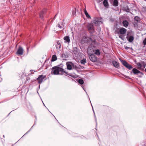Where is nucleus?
I'll return each instance as SVG.
<instances>
[{
    "label": "nucleus",
    "mask_w": 146,
    "mask_h": 146,
    "mask_svg": "<svg viewBox=\"0 0 146 146\" xmlns=\"http://www.w3.org/2000/svg\"><path fill=\"white\" fill-rule=\"evenodd\" d=\"M87 27L89 32L91 34H92L94 33V26L93 24L91 23H88L87 25Z\"/></svg>",
    "instance_id": "nucleus-1"
},
{
    "label": "nucleus",
    "mask_w": 146,
    "mask_h": 146,
    "mask_svg": "<svg viewBox=\"0 0 146 146\" xmlns=\"http://www.w3.org/2000/svg\"><path fill=\"white\" fill-rule=\"evenodd\" d=\"M59 67L58 66L53 67L52 69L51 74H52L58 75L59 74Z\"/></svg>",
    "instance_id": "nucleus-2"
},
{
    "label": "nucleus",
    "mask_w": 146,
    "mask_h": 146,
    "mask_svg": "<svg viewBox=\"0 0 146 146\" xmlns=\"http://www.w3.org/2000/svg\"><path fill=\"white\" fill-rule=\"evenodd\" d=\"M121 61L122 64L129 70H130L131 69L133 68L132 66L129 64L126 61L121 60Z\"/></svg>",
    "instance_id": "nucleus-3"
},
{
    "label": "nucleus",
    "mask_w": 146,
    "mask_h": 146,
    "mask_svg": "<svg viewBox=\"0 0 146 146\" xmlns=\"http://www.w3.org/2000/svg\"><path fill=\"white\" fill-rule=\"evenodd\" d=\"M59 74H58L62 75L63 74L65 73V75L66 76H67V75H68L73 77V76H72L71 75V74H70L68 73L67 72H66L65 71H64V70L63 69L61 68H59Z\"/></svg>",
    "instance_id": "nucleus-4"
},
{
    "label": "nucleus",
    "mask_w": 146,
    "mask_h": 146,
    "mask_svg": "<svg viewBox=\"0 0 146 146\" xmlns=\"http://www.w3.org/2000/svg\"><path fill=\"white\" fill-rule=\"evenodd\" d=\"M132 72L135 75L137 74H140L141 75H143V74L141 72L138 70L136 68H134L132 70ZM139 77H141V75H138Z\"/></svg>",
    "instance_id": "nucleus-5"
},
{
    "label": "nucleus",
    "mask_w": 146,
    "mask_h": 146,
    "mask_svg": "<svg viewBox=\"0 0 146 146\" xmlns=\"http://www.w3.org/2000/svg\"><path fill=\"white\" fill-rule=\"evenodd\" d=\"M90 60L93 62H96L97 61V57L94 54H92L89 56Z\"/></svg>",
    "instance_id": "nucleus-6"
},
{
    "label": "nucleus",
    "mask_w": 146,
    "mask_h": 146,
    "mask_svg": "<svg viewBox=\"0 0 146 146\" xmlns=\"http://www.w3.org/2000/svg\"><path fill=\"white\" fill-rule=\"evenodd\" d=\"M130 33L129 32L127 33L126 38L127 40L130 42H131L133 41L134 39V37L133 36H129V34Z\"/></svg>",
    "instance_id": "nucleus-7"
},
{
    "label": "nucleus",
    "mask_w": 146,
    "mask_h": 146,
    "mask_svg": "<svg viewBox=\"0 0 146 146\" xmlns=\"http://www.w3.org/2000/svg\"><path fill=\"white\" fill-rule=\"evenodd\" d=\"M45 77V76H44L42 75L39 76L38 78L36 79L38 81V83L39 84L41 83Z\"/></svg>",
    "instance_id": "nucleus-8"
},
{
    "label": "nucleus",
    "mask_w": 146,
    "mask_h": 146,
    "mask_svg": "<svg viewBox=\"0 0 146 146\" xmlns=\"http://www.w3.org/2000/svg\"><path fill=\"white\" fill-rule=\"evenodd\" d=\"M23 50L22 47L19 46L17 51L16 54H17L22 55L23 54Z\"/></svg>",
    "instance_id": "nucleus-9"
},
{
    "label": "nucleus",
    "mask_w": 146,
    "mask_h": 146,
    "mask_svg": "<svg viewBox=\"0 0 146 146\" xmlns=\"http://www.w3.org/2000/svg\"><path fill=\"white\" fill-rule=\"evenodd\" d=\"M127 29L123 28H121L119 29V33L121 35H124L127 32Z\"/></svg>",
    "instance_id": "nucleus-10"
},
{
    "label": "nucleus",
    "mask_w": 146,
    "mask_h": 146,
    "mask_svg": "<svg viewBox=\"0 0 146 146\" xmlns=\"http://www.w3.org/2000/svg\"><path fill=\"white\" fill-rule=\"evenodd\" d=\"M88 37H86L85 36H83L82 38L81 41L80 42L82 44H84L85 43H86L87 42V40Z\"/></svg>",
    "instance_id": "nucleus-11"
},
{
    "label": "nucleus",
    "mask_w": 146,
    "mask_h": 146,
    "mask_svg": "<svg viewBox=\"0 0 146 146\" xmlns=\"http://www.w3.org/2000/svg\"><path fill=\"white\" fill-rule=\"evenodd\" d=\"M46 9H44L42 11H41L39 13L40 17L41 19H42L43 18V14L46 13Z\"/></svg>",
    "instance_id": "nucleus-12"
},
{
    "label": "nucleus",
    "mask_w": 146,
    "mask_h": 146,
    "mask_svg": "<svg viewBox=\"0 0 146 146\" xmlns=\"http://www.w3.org/2000/svg\"><path fill=\"white\" fill-rule=\"evenodd\" d=\"M72 62H67L66 63L67 68L69 70H71L72 68Z\"/></svg>",
    "instance_id": "nucleus-13"
},
{
    "label": "nucleus",
    "mask_w": 146,
    "mask_h": 146,
    "mask_svg": "<svg viewBox=\"0 0 146 146\" xmlns=\"http://www.w3.org/2000/svg\"><path fill=\"white\" fill-rule=\"evenodd\" d=\"M64 40L65 43H69L70 42V37L68 36H66L64 37Z\"/></svg>",
    "instance_id": "nucleus-14"
},
{
    "label": "nucleus",
    "mask_w": 146,
    "mask_h": 146,
    "mask_svg": "<svg viewBox=\"0 0 146 146\" xmlns=\"http://www.w3.org/2000/svg\"><path fill=\"white\" fill-rule=\"evenodd\" d=\"M112 63L113 66L116 68H118L119 67V63L118 62L115 60L112 61Z\"/></svg>",
    "instance_id": "nucleus-15"
},
{
    "label": "nucleus",
    "mask_w": 146,
    "mask_h": 146,
    "mask_svg": "<svg viewBox=\"0 0 146 146\" xmlns=\"http://www.w3.org/2000/svg\"><path fill=\"white\" fill-rule=\"evenodd\" d=\"M103 3L104 7L106 8H108L109 7V4L107 0H104L103 2Z\"/></svg>",
    "instance_id": "nucleus-16"
},
{
    "label": "nucleus",
    "mask_w": 146,
    "mask_h": 146,
    "mask_svg": "<svg viewBox=\"0 0 146 146\" xmlns=\"http://www.w3.org/2000/svg\"><path fill=\"white\" fill-rule=\"evenodd\" d=\"M122 24L124 27H127L129 23L127 20H125L123 21Z\"/></svg>",
    "instance_id": "nucleus-17"
},
{
    "label": "nucleus",
    "mask_w": 146,
    "mask_h": 146,
    "mask_svg": "<svg viewBox=\"0 0 146 146\" xmlns=\"http://www.w3.org/2000/svg\"><path fill=\"white\" fill-rule=\"evenodd\" d=\"M87 40V42L90 44L92 43L93 42V40L91 38L89 37H88Z\"/></svg>",
    "instance_id": "nucleus-18"
},
{
    "label": "nucleus",
    "mask_w": 146,
    "mask_h": 146,
    "mask_svg": "<svg viewBox=\"0 0 146 146\" xmlns=\"http://www.w3.org/2000/svg\"><path fill=\"white\" fill-rule=\"evenodd\" d=\"M123 10L127 12H129L130 11V9L127 6H126L124 7Z\"/></svg>",
    "instance_id": "nucleus-19"
},
{
    "label": "nucleus",
    "mask_w": 146,
    "mask_h": 146,
    "mask_svg": "<svg viewBox=\"0 0 146 146\" xmlns=\"http://www.w3.org/2000/svg\"><path fill=\"white\" fill-rule=\"evenodd\" d=\"M113 5L116 7L118 5V2L117 0H114L113 2Z\"/></svg>",
    "instance_id": "nucleus-20"
},
{
    "label": "nucleus",
    "mask_w": 146,
    "mask_h": 146,
    "mask_svg": "<svg viewBox=\"0 0 146 146\" xmlns=\"http://www.w3.org/2000/svg\"><path fill=\"white\" fill-rule=\"evenodd\" d=\"M94 22L95 24H99L100 23L101 21H99L98 18H96Z\"/></svg>",
    "instance_id": "nucleus-21"
},
{
    "label": "nucleus",
    "mask_w": 146,
    "mask_h": 146,
    "mask_svg": "<svg viewBox=\"0 0 146 146\" xmlns=\"http://www.w3.org/2000/svg\"><path fill=\"white\" fill-rule=\"evenodd\" d=\"M57 59V58L56 56L55 55H52V58L51 61H56Z\"/></svg>",
    "instance_id": "nucleus-22"
},
{
    "label": "nucleus",
    "mask_w": 146,
    "mask_h": 146,
    "mask_svg": "<svg viewBox=\"0 0 146 146\" xmlns=\"http://www.w3.org/2000/svg\"><path fill=\"white\" fill-rule=\"evenodd\" d=\"M84 13L86 16V17L88 18H91L90 16V15L88 14V13L86 11V10H85L84 11Z\"/></svg>",
    "instance_id": "nucleus-23"
},
{
    "label": "nucleus",
    "mask_w": 146,
    "mask_h": 146,
    "mask_svg": "<svg viewBox=\"0 0 146 146\" xmlns=\"http://www.w3.org/2000/svg\"><path fill=\"white\" fill-rule=\"evenodd\" d=\"M86 59H85V58H83V59H82L80 60L81 63L82 64H83L84 65L86 63Z\"/></svg>",
    "instance_id": "nucleus-24"
},
{
    "label": "nucleus",
    "mask_w": 146,
    "mask_h": 146,
    "mask_svg": "<svg viewBox=\"0 0 146 146\" xmlns=\"http://www.w3.org/2000/svg\"><path fill=\"white\" fill-rule=\"evenodd\" d=\"M94 54L97 55H100V52L99 49H97L95 50Z\"/></svg>",
    "instance_id": "nucleus-25"
},
{
    "label": "nucleus",
    "mask_w": 146,
    "mask_h": 146,
    "mask_svg": "<svg viewBox=\"0 0 146 146\" xmlns=\"http://www.w3.org/2000/svg\"><path fill=\"white\" fill-rule=\"evenodd\" d=\"M72 68L74 69H77L78 68V67L77 66L74 64L73 63H72Z\"/></svg>",
    "instance_id": "nucleus-26"
},
{
    "label": "nucleus",
    "mask_w": 146,
    "mask_h": 146,
    "mask_svg": "<svg viewBox=\"0 0 146 146\" xmlns=\"http://www.w3.org/2000/svg\"><path fill=\"white\" fill-rule=\"evenodd\" d=\"M137 64L138 66V67H137L138 69H139L141 68V67L142 66V65L139 62L138 63H137Z\"/></svg>",
    "instance_id": "nucleus-27"
},
{
    "label": "nucleus",
    "mask_w": 146,
    "mask_h": 146,
    "mask_svg": "<svg viewBox=\"0 0 146 146\" xmlns=\"http://www.w3.org/2000/svg\"><path fill=\"white\" fill-rule=\"evenodd\" d=\"M78 83L81 84H83L84 83V80L82 79H79L78 80Z\"/></svg>",
    "instance_id": "nucleus-28"
},
{
    "label": "nucleus",
    "mask_w": 146,
    "mask_h": 146,
    "mask_svg": "<svg viewBox=\"0 0 146 146\" xmlns=\"http://www.w3.org/2000/svg\"><path fill=\"white\" fill-rule=\"evenodd\" d=\"M134 20L137 22L139 21V18L137 16H135L134 18Z\"/></svg>",
    "instance_id": "nucleus-29"
},
{
    "label": "nucleus",
    "mask_w": 146,
    "mask_h": 146,
    "mask_svg": "<svg viewBox=\"0 0 146 146\" xmlns=\"http://www.w3.org/2000/svg\"><path fill=\"white\" fill-rule=\"evenodd\" d=\"M72 15L74 16H75L76 15V11L75 10L73 11Z\"/></svg>",
    "instance_id": "nucleus-30"
},
{
    "label": "nucleus",
    "mask_w": 146,
    "mask_h": 146,
    "mask_svg": "<svg viewBox=\"0 0 146 146\" xmlns=\"http://www.w3.org/2000/svg\"><path fill=\"white\" fill-rule=\"evenodd\" d=\"M143 44L144 45H146V38L143 40Z\"/></svg>",
    "instance_id": "nucleus-31"
},
{
    "label": "nucleus",
    "mask_w": 146,
    "mask_h": 146,
    "mask_svg": "<svg viewBox=\"0 0 146 146\" xmlns=\"http://www.w3.org/2000/svg\"><path fill=\"white\" fill-rule=\"evenodd\" d=\"M124 47H125V49L126 50H127L128 49H130V48H131V49H132V48H131L129 47H128L127 46H125Z\"/></svg>",
    "instance_id": "nucleus-32"
},
{
    "label": "nucleus",
    "mask_w": 146,
    "mask_h": 146,
    "mask_svg": "<svg viewBox=\"0 0 146 146\" xmlns=\"http://www.w3.org/2000/svg\"><path fill=\"white\" fill-rule=\"evenodd\" d=\"M89 49H88V53L89 55V56H90V55L93 54H92L91 53V52L89 51Z\"/></svg>",
    "instance_id": "nucleus-33"
},
{
    "label": "nucleus",
    "mask_w": 146,
    "mask_h": 146,
    "mask_svg": "<svg viewBox=\"0 0 146 146\" xmlns=\"http://www.w3.org/2000/svg\"><path fill=\"white\" fill-rule=\"evenodd\" d=\"M58 26L60 29H62V25H60V24H58Z\"/></svg>",
    "instance_id": "nucleus-34"
},
{
    "label": "nucleus",
    "mask_w": 146,
    "mask_h": 146,
    "mask_svg": "<svg viewBox=\"0 0 146 146\" xmlns=\"http://www.w3.org/2000/svg\"><path fill=\"white\" fill-rule=\"evenodd\" d=\"M133 24L134 27H137V23L134 22Z\"/></svg>",
    "instance_id": "nucleus-35"
},
{
    "label": "nucleus",
    "mask_w": 146,
    "mask_h": 146,
    "mask_svg": "<svg viewBox=\"0 0 146 146\" xmlns=\"http://www.w3.org/2000/svg\"><path fill=\"white\" fill-rule=\"evenodd\" d=\"M119 37L122 40H123V36L122 35H120L119 36Z\"/></svg>",
    "instance_id": "nucleus-36"
},
{
    "label": "nucleus",
    "mask_w": 146,
    "mask_h": 146,
    "mask_svg": "<svg viewBox=\"0 0 146 146\" xmlns=\"http://www.w3.org/2000/svg\"><path fill=\"white\" fill-rule=\"evenodd\" d=\"M61 45H56V48H57L58 47L59 48H61Z\"/></svg>",
    "instance_id": "nucleus-37"
},
{
    "label": "nucleus",
    "mask_w": 146,
    "mask_h": 146,
    "mask_svg": "<svg viewBox=\"0 0 146 146\" xmlns=\"http://www.w3.org/2000/svg\"><path fill=\"white\" fill-rule=\"evenodd\" d=\"M58 45H61L60 43L59 42V41H58L57 42Z\"/></svg>",
    "instance_id": "nucleus-38"
},
{
    "label": "nucleus",
    "mask_w": 146,
    "mask_h": 146,
    "mask_svg": "<svg viewBox=\"0 0 146 146\" xmlns=\"http://www.w3.org/2000/svg\"><path fill=\"white\" fill-rule=\"evenodd\" d=\"M93 112H94V115H95V120H96V123H97V120H96V116H95V115L94 112V110L93 109Z\"/></svg>",
    "instance_id": "nucleus-39"
},
{
    "label": "nucleus",
    "mask_w": 146,
    "mask_h": 146,
    "mask_svg": "<svg viewBox=\"0 0 146 146\" xmlns=\"http://www.w3.org/2000/svg\"><path fill=\"white\" fill-rule=\"evenodd\" d=\"M125 77L126 78H129V77L128 76H125Z\"/></svg>",
    "instance_id": "nucleus-40"
},
{
    "label": "nucleus",
    "mask_w": 146,
    "mask_h": 146,
    "mask_svg": "<svg viewBox=\"0 0 146 146\" xmlns=\"http://www.w3.org/2000/svg\"><path fill=\"white\" fill-rule=\"evenodd\" d=\"M64 56H65V54H62V57H63Z\"/></svg>",
    "instance_id": "nucleus-41"
},
{
    "label": "nucleus",
    "mask_w": 146,
    "mask_h": 146,
    "mask_svg": "<svg viewBox=\"0 0 146 146\" xmlns=\"http://www.w3.org/2000/svg\"><path fill=\"white\" fill-rule=\"evenodd\" d=\"M101 1H99L100 2H101L103 0H100Z\"/></svg>",
    "instance_id": "nucleus-42"
},
{
    "label": "nucleus",
    "mask_w": 146,
    "mask_h": 146,
    "mask_svg": "<svg viewBox=\"0 0 146 146\" xmlns=\"http://www.w3.org/2000/svg\"><path fill=\"white\" fill-rule=\"evenodd\" d=\"M56 15H57V14H56V15H55V17H54V18H55V17H56Z\"/></svg>",
    "instance_id": "nucleus-43"
},
{
    "label": "nucleus",
    "mask_w": 146,
    "mask_h": 146,
    "mask_svg": "<svg viewBox=\"0 0 146 146\" xmlns=\"http://www.w3.org/2000/svg\"><path fill=\"white\" fill-rule=\"evenodd\" d=\"M33 126L32 127H31V129H31L32 128V127H33Z\"/></svg>",
    "instance_id": "nucleus-44"
},
{
    "label": "nucleus",
    "mask_w": 146,
    "mask_h": 146,
    "mask_svg": "<svg viewBox=\"0 0 146 146\" xmlns=\"http://www.w3.org/2000/svg\"><path fill=\"white\" fill-rule=\"evenodd\" d=\"M29 131H28L27 132V133H28L29 132Z\"/></svg>",
    "instance_id": "nucleus-45"
},
{
    "label": "nucleus",
    "mask_w": 146,
    "mask_h": 146,
    "mask_svg": "<svg viewBox=\"0 0 146 146\" xmlns=\"http://www.w3.org/2000/svg\"><path fill=\"white\" fill-rule=\"evenodd\" d=\"M44 105L45 106L44 104L43 103Z\"/></svg>",
    "instance_id": "nucleus-46"
},
{
    "label": "nucleus",
    "mask_w": 146,
    "mask_h": 146,
    "mask_svg": "<svg viewBox=\"0 0 146 146\" xmlns=\"http://www.w3.org/2000/svg\"><path fill=\"white\" fill-rule=\"evenodd\" d=\"M67 57H65V58H66Z\"/></svg>",
    "instance_id": "nucleus-47"
}]
</instances>
